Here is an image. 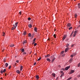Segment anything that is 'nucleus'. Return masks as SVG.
<instances>
[{"label":"nucleus","instance_id":"25","mask_svg":"<svg viewBox=\"0 0 80 80\" xmlns=\"http://www.w3.org/2000/svg\"><path fill=\"white\" fill-rule=\"evenodd\" d=\"M52 75L54 77H55V74L53 73L52 74Z\"/></svg>","mask_w":80,"mask_h":80},{"label":"nucleus","instance_id":"50","mask_svg":"<svg viewBox=\"0 0 80 80\" xmlns=\"http://www.w3.org/2000/svg\"><path fill=\"white\" fill-rule=\"evenodd\" d=\"M78 78L80 77V75H78Z\"/></svg>","mask_w":80,"mask_h":80},{"label":"nucleus","instance_id":"33","mask_svg":"<svg viewBox=\"0 0 80 80\" xmlns=\"http://www.w3.org/2000/svg\"><path fill=\"white\" fill-rule=\"evenodd\" d=\"M72 27H71L69 28V30H70L71 29H72Z\"/></svg>","mask_w":80,"mask_h":80},{"label":"nucleus","instance_id":"24","mask_svg":"<svg viewBox=\"0 0 80 80\" xmlns=\"http://www.w3.org/2000/svg\"><path fill=\"white\" fill-rule=\"evenodd\" d=\"M8 63H6L5 66L6 67H8Z\"/></svg>","mask_w":80,"mask_h":80},{"label":"nucleus","instance_id":"27","mask_svg":"<svg viewBox=\"0 0 80 80\" xmlns=\"http://www.w3.org/2000/svg\"><path fill=\"white\" fill-rule=\"evenodd\" d=\"M78 8H80V3H79L78 4Z\"/></svg>","mask_w":80,"mask_h":80},{"label":"nucleus","instance_id":"7","mask_svg":"<svg viewBox=\"0 0 80 80\" xmlns=\"http://www.w3.org/2000/svg\"><path fill=\"white\" fill-rule=\"evenodd\" d=\"M67 26L68 27H71V24L68 23L67 24Z\"/></svg>","mask_w":80,"mask_h":80},{"label":"nucleus","instance_id":"10","mask_svg":"<svg viewBox=\"0 0 80 80\" xmlns=\"http://www.w3.org/2000/svg\"><path fill=\"white\" fill-rule=\"evenodd\" d=\"M27 42V41L26 40H25L23 42V44H26Z\"/></svg>","mask_w":80,"mask_h":80},{"label":"nucleus","instance_id":"60","mask_svg":"<svg viewBox=\"0 0 80 80\" xmlns=\"http://www.w3.org/2000/svg\"><path fill=\"white\" fill-rule=\"evenodd\" d=\"M72 36V34H71L70 36Z\"/></svg>","mask_w":80,"mask_h":80},{"label":"nucleus","instance_id":"38","mask_svg":"<svg viewBox=\"0 0 80 80\" xmlns=\"http://www.w3.org/2000/svg\"><path fill=\"white\" fill-rule=\"evenodd\" d=\"M33 37H34V34H33L32 35V38H33Z\"/></svg>","mask_w":80,"mask_h":80},{"label":"nucleus","instance_id":"34","mask_svg":"<svg viewBox=\"0 0 80 80\" xmlns=\"http://www.w3.org/2000/svg\"><path fill=\"white\" fill-rule=\"evenodd\" d=\"M5 62H6V59L5 58L4 59V63H5Z\"/></svg>","mask_w":80,"mask_h":80},{"label":"nucleus","instance_id":"21","mask_svg":"<svg viewBox=\"0 0 80 80\" xmlns=\"http://www.w3.org/2000/svg\"><path fill=\"white\" fill-rule=\"evenodd\" d=\"M36 78H37V79H39V77H38V75H37L36 76Z\"/></svg>","mask_w":80,"mask_h":80},{"label":"nucleus","instance_id":"8","mask_svg":"<svg viewBox=\"0 0 80 80\" xmlns=\"http://www.w3.org/2000/svg\"><path fill=\"white\" fill-rule=\"evenodd\" d=\"M34 30L36 32H37V28H34Z\"/></svg>","mask_w":80,"mask_h":80},{"label":"nucleus","instance_id":"28","mask_svg":"<svg viewBox=\"0 0 80 80\" xmlns=\"http://www.w3.org/2000/svg\"><path fill=\"white\" fill-rule=\"evenodd\" d=\"M28 35L29 36V37H31V33H29L28 34Z\"/></svg>","mask_w":80,"mask_h":80},{"label":"nucleus","instance_id":"54","mask_svg":"<svg viewBox=\"0 0 80 80\" xmlns=\"http://www.w3.org/2000/svg\"><path fill=\"white\" fill-rule=\"evenodd\" d=\"M73 55L74 56H75V54H73Z\"/></svg>","mask_w":80,"mask_h":80},{"label":"nucleus","instance_id":"44","mask_svg":"<svg viewBox=\"0 0 80 80\" xmlns=\"http://www.w3.org/2000/svg\"><path fill=\"white\" fill-rule=\"evenodd\" d=\"M33 43H32V45H33L35 43V42H33Z\"/></svg>","mask_w":80,"mask_h":80},{"label":"nucleus","instance_id":"45","mask_svg":"<svg viewBox=\"0 0 80 80\" xmlns=\"http://www.w3.org/2000/svg\"><path fill=\"white\" fill-rule=\"evenodd\" d=\"M16 62H17V63H18V62H19V61H18V60H17L16 61Z\"/></svg>","mask_w":80,"mask_h":80},{"label":"nucleus","instance_id":"61","mask_svg":"<svg viewBox=\"0 0 80 80\" xmlns=\"http://www.w3.org/2000/svg\"><path fill=\"white\" fill-rule=\"evenodd\" d=\"M14 67H15V65H13Z\"/></svg>","mask_w":80,"mask_h":80},{"label":"nucleus","instance_id":"18","mask_svg":"<svg viewBox=\"0 0 80 80\" xmlns=\"http://www.w3.org/2000/svg\"><path fill=\"white\" fill-rule=\"evenodd\" d=\"M64 75V73H63L61 75L60 78H62Z\"/></svg>","mask_w":80,"mask_h":80},{"label":"nucleus","instance_id":"9","mask_svg":"<svg viewBox=\"0 0 80 80\" xmlns=\"http://www.w3.org/2000/svg\"><path fill=\"white\" fill-rule=\"evenodd\" d=\"M28 26L29 28H32V25L31 24H30L29 25H28Z\"/></svg>","mask_w":80,"mask_h":80},{"label":"nucleus","instance_id":"59","mask_svg":"<svg viewBox=\"0 0 80 80\" xmlns=\"http://www.w3.org/2000/svg\"><path fill=\"white\" fill-rule=\"evenodd\" d=\"M4 50H2V52H4Z\"/></svg>","mask_w":80,"mask_h":80},{"label":"nucleus","instance_id":"55","mask_svg":"<svg viewBox=\"0 0 80 80\" xmlns=\"http://www.w3.org/2000/svg\"><path fill=\"white\" fill-rule=\"evenodd\" d=\"M14 65H16H16H17V64H16V63H15L14 64Z\"/></svg>","mask_w":80,"mask_h":80},{"label":"nucleus","instance_id":"3","mask_svg":"<svg viewBox=\"0 0 80 80\" xmlns=\"http://www.w3.org/2000/svg\"><path fill=\"white\" fill-rule=\"evenodd\" d=\"M75 72V70H71L70 72L69 73V74H72L73 73H74Z\"/></svg>","mask_w":80,"mask_h":80},{"label":"nucleus","instance_id":"5","mask_svg":"<svg viewBox=\"0 0 80 80\" xmlns=\"http://www.w3.org/2000/svg\"><path fill=\"white\" fill-rule=\"evenodd\" d=\"M77 32H78L77 31H75L74 32V35L73 36V37H75V35H76V33H77Z\"/></svg>","mask_w":80,"mask_h":80},{"label":"nucleus","instance_id":"41","mask_svg":"<svg viewBox=\"0 0 80 80\" xmlns=\"http://www.w3.org/2000/svg\"><path fill=\"white\" fill-rule=\"evenodd\" d=\"M36 39V38H35L33 39V42H35V40Z\"/></svg>","mask_w":80,"mask_h":80},{"label":"nucleus","instance_id":"16","mask_svg":"<svg viewBox=\"0 0 80 80\" xmlns=\"http://www.w3.org/2000/svg\"><path fill=\"white\" fill-rule=\"evenodd\" d=\"M75 18H77V13H75L74 15Z\"/></svg>","mask_w":80,"mask_h":80},{"label":"nucleus","instance_id":"35","mask_svg":"<svg viewBox=\"0 0 80 80\" xmlns=\"http://www.w3.org/2000/svg\"><path fill=\"white\" fill-rule=\"evenodd\" d=\"M28 20H31V18H28Z\"/></svg>","mask_w":80,"mask_h":80},{"label":"nucleus","instance_id":"26","mask_svg":"<svg viewBox=\"0 0 80 80\" xmlns=\"http://www.w3.org/2000/svg\"><path fill=\"white\" fill-rule=\"evenodd\" d=\"M18 25V22H17L16 23H15V26L16 27H17V25Z\"/></svg>","mask_w":80,"mask_h":80},{"label":"nucleus","instance_id":"37","mask_svg":"<svg viewBox=\"0 0 80 80\" xmlns=\"http://www.w3.org/2000/svg\"><path fill=\"white\" fill-rule=\"evenodd\" d=\"M53 37H54V38H56V35H55V34H54V35H53Z\"/></svg>","mask_w":80,"mask_h":80},{"label":"nucleus","instance_id":"13","mask_svg":"<svg viewBox=\"0 0 80 80\" xmlns=\"http://www.w3.org/2000/svg\"><path fill=\"white\" fill-rule=\"evenodd\" d=\"M16 72L18 73V74H20V71L18 70H17L16 71Z\"/></svg>","mask_w":80,"mask_h":80},{"label":"nucleus","instance_id":"1","mask_svg":"<svg viewBox=\"0 0 80 80\" xmlns=\"http://www.w3.org/2000/svg\"><path fill=\"white\" fill-rule=\"evenodd\" d=\"M53 57H54L53 56H52L51 57V58H52V59L51 63H53V61H55V58Z\"/></svg>","mask_w":80,"mask_h":80},{"label":"nucleus","instance_id":"17","mask_svg":"<svg viewBox=\"0 0 80 80\" xmlns=\"http://www.w3.org/2000/svg\"><path fill=\"white\" fill-rule=\"evenodd\" d=\"M22 69H23V66H20L21 71H22Z\"/></svg>","mask_w":80,"mask_h":80},{"label":"nucleus","instance_id":"52","mask_svg":"<svg viewBox=\"0 0 80 80\" xmlns=\"http://www.w3.org/2000/svg\"><path fill=\"white\" fill-rule=\"evenodd\" d=\"M62 70H64L65 69L63 68H62Z\"/></svg>","mask_w":80,"mask_h":80},{"label":"nucleus","instance_id":"62","mask_svg":"<svg viewBox=\"0 0 80 80\" xmlns=\"http://www.w3.org/2000/svg\"><path fill=\"white\" fill-rule=\"evenodd\" d=\"M74 1H76V0H74Z\"/></svg>","mask_w":80,"mask_h":80},{"label":"nucleus","instance_id":"53","mask_svg":"<svg viewBox=\"0 0 80 80\" xmlns=\"http://www.w3.org/2000/svg\"><path fill=\"white\" fill-rule=\"evenodd\" d=\"M79 27H80V25L78 26V28H79Z\"/></svg>","mask_w":80,"mask_h":80},{"label":"nucleus","instance_id":"11","mask_svg":"<svg viewBox=\"0 0 80 80\" xmlns=\"http://www.w3.org/2000/svg\"><path fill=\"white\" fill-rule=\"evenodd\" d=\"M68 48H67L65 50V53H66V52H67L68 51Z\"/></svg>","mask_w":80,"mask_h":80},{"label":"nucleus","instance_id":"15","mask_svg":"<svg viewBox=\"0 0 80 80\" xmlns=\"http://www.w3.org/2000/svg\"><path fill=\"white\" fill-rule=\"evenodd\" d=\"M47 61H48V62H50V61H51L50 59L48 58L47 59Z\"/></svg>","mask_w":80,"mask_h":80},{"label":"nucleus","instance_id":"29","mask_svg":"<svg viewBox=\"0 0 80 80\" xmlns=\"http://www.w3.org/2000/svg\"><path fill=\"white\" fill-rule=\"evenodd\" d=\"M5 33L4 32H3L2 36H5Z\"/></svg>","mask_w":80,"mask_h":80},{"label":"nucleus","instance_id":"39","mask_svg":"<svg viewBox=\"0 0 80 80\" xmlns=\"http://www.w3.org/2000/svg\"><path fill=\"white\" fill-rule=\"evenodd\" d=\"M63 53H64V51H62L61 52V54H63Z\"/></svg>","mask_w":80,"mask_h":80},{"label":"nucleus","instance_id":"56","mask_svg":"<svg viewBox=\"0 0 80 80\" xmlns=\"http://www.w3.org/2000/svg\"><path fill=\"white\" fill-rule=\"evenodd\" d=\"M74 80H77V78H75Z\"/></svg>","mask_w":80,"mask_h":80},{"label":"nucleus","instance_id":"22","mask_svg":"<svg viewBox=\"0 0 80 80\" xmlns=\"http://www.w3.org/2000/svg\"><path fill=\"white\" fill-rule=\"evenodd\" d=\"M69 44H67L66 45V47H67V48H68V47H69Z\"/></svg>","mask_w":80,"mask_h":80},{"label":"nucleus","instance_id":"20","mask_svg":"<svg viewBox=\"0 0 80 80\" xmlns=\"http://www.w3.org/2000/svg\"><path fill=\"white\" fill-rule=\"evenodd\" d=\"M14 44H11L10 45V47H14Z\"/></svg>","mask_w":80,"mask_h":80},{"label":"nucleus","instance_id":"46","mask_svg":"<svg viewBox=\"0 0 80 80\" xmlns=\"http://www.w3.org/2000/svg\"><path fill=\"white\" fill-rule=\"evenodd\" d=\"M34 46H36L37 45V43H35L34 44Z\"/></svg>","mask_w":80,"mask_h":80},{"label":"nucleus","instance_id":"51","mask_svg":"<svg viewBox=\"0 0 80 80\" xmlns=\"http://www.w3.org/2000/svg\"><path fill=\"white\" fill-rule=\"evenodd\" d=\"M73 33H74V31H72V34H73Z\"/></svg>","mask_w":80,"mask_h":80},{"label":"nucleus","instance_id":"58","mask_svg":"<svg viewBox=\"0 0 80 80\" xmlns=\"http://www.w3.org/2000/svg\"><path fill=\"white\" fill-rule=\"evenodd\" d=\"M7 75V74L5 73V76H6Z\"/></svg>","mask_w":80,"mask_h":80},{"label":"nucleus","instance_id":"43","mask_svg":"<svg viewBox=\"0 0 80 80\" xmlns=\"http://www.w3.org/2000/svg\"><path fill=\"white\" fill-rule=\"evenodd\" d=\"M37 63V62H35L34 63V65H36V64Z\"/></svg>","mask_w":80,"mask_h":80},{"label":"nucleus","instance_id":"57","mask_svg":"<svg viewBox=\"0 0 80 80\" xmlns=\"http://www.w3.org/2000/svg\"><path fill=\"white\" fill-rule=\"evenodd\" d=\"M13 27H16V26H15V24L13 25Z\"/></svg>","mask_w":80,"mask_h":80},{"label":"nucleus","instance_id":"6","mask_svg":"<svg viewBox=\"0 0 80 80\" xmlns=\"http://www.w3.org/2000/svg\"><path fill=\"white\" fill-rule=\"evenodd\" d=\"M70 66H68L67 67H66L65 68V70H68L69 68H70Z\"/></svg>","mask_w":80,"mask_h":80},{"label":"nucleus","instance_id":"30","mask_svg":"<svg viewBox=\"0 0 80 80\" xmlns=\"http://www.w3.org/2000/svg\"><path fill=\"white\" fill-rule=\"evenodd\" d=\"M23 55H25V54H27V53H26V52H23Z\"/></svg>","mask_w":80,"mask_h":80},{"label":"nucleus","instance_id":"40","mask_svg":"<svg viewBox=\"0 0 80 80\" xmlns=\"http://www.w3.org/2000/svg\"><path fill=\"white\" fill-rule=\"evenodd\" d=\"M11 68L12 67H11V66H10L9 67V69H10V68Z\"/></svg>","mask_w":80,"mask_h":80},{"label":"nucleus","instance_id":"47","mask_svg":"<svg viewBox=\"0 0 80 80\" xmlns=\"http://www.w3.org/2000/svg\"><path fill=\"white\" fill-rule=\"evenodd\" d=\"M60 72L61 73H63V71H61Z\"/></svg>","mask_w":80,"mask_h":80},{"label":"nucleus","instance_id":"12","mask_svg":"<svg viewBox=\"0 0 80 80\" xmlns=\"http://www.w3.org/2000/svg\"><path fill=\"white\" fill-rule=\"evenodd\" d=\"M50 56V54H48L47 55L45 56V58H48V57H49V56Z\"/></svg>","mask_w":80,"mask_h":80},{"label":"nucleus","instance_id":"32","mask_svg":"<svg viewBox=\"0 0 80 80\" xmlns=\"http://www.w3.org/2000/svg\"><path fill=\"white\" fill-rule=\"evenodd\" d=\"M41 58H39V59H38V61H39L40 60H41Z\"/></svg>","mask_w":80,"mask_h":80},{"label":"nucleus","instance_id":"2","mask_svg":"<svg viewBox=\"0 0 80 80\" xmlns=\"http://www.w3.org/2000/svg\"><path fill=\"white\" fill-rule=\"evenodd\" d=\"M5 72H6V69H4L3 71L2 70H1L0 71V72H1V73H2V74L3 73V72L5 73Z\"/></svg>","mask_w":80,"mask_h":80},{"label":"nucleus","instance_id":"31","mask_svg":"<svg viewBox=\"0 0 80 80\" xmlns=\"http://www.w3.org/2000/svg\"><path fill=\"white\" fill-rule=\"evenodd\" d=\"M21 51L22 52H24V49H22L21 50Z\"/></svg>","mask_w":80,"mask_h":80},{"label":"nucleus","instance_id":"19","mask_svg":"<svg viewBox=\"0 0 80 80\" xmlns=\"http://www.w3.org/2000/svg\"><path fill=\"white\" fill-rule=\"evenodd\" d=\"M26 33H27V32L26 31H24L23 33V35H26Z\"/></svg>","mask_w":80,"mask_h":80},{"label":"nucleus","instance_id":"4","mask_svg":"<svg viewBox=\"0 0 80 80\" xmlns=\"http://www.w3.org/2000/svg\"><path fill=\"white\" fill-rule=\"evenodd\" d=\"M67 35H64V36L62 38V41H63V40H65V39L66 38H67Z\"/></svg>","mask_w":80,"mask_h":80},{"label":"nucleus","instance_id":"49","mask_svg":"<svg viewBox=\"0 0 80 80\" xmlns=\"http://www.w3.org/2000/svg\"><path fill=\"white\" fill-rule=\"evenodd\" d=\"M73 46H74V44H73V45H72L71 47H73Z\"/></svg>","mask_w":80,"mask_h":80},{"label":"nucleus","instance_id":"14","mask_svg":"<svg viewBox=\"0 0 80 80\" xmlns=\"http://www.w3.org/2000/svg\"><path fill=\"white\" fill-rule=\"evenodd\" d=\"M16 28V27H13L12 28V30H15Z\"/></svg>","mask_w":80,"mask_h":80},{"label":"nucleus","instance_id":"36","mask_svg":"<svg viewBox=\"0 0 80 80\" xmlns=\"http://www.w3.org/2000/svg\"><path fill=\"white\" fill-rule=\"evenodd\" d=\"M78 67H80V62L78 64Z\"/></svg>","mask_w":80,"mask_h":80},{"label":"nucleus","instance_id":"42","mask_svg":"<svg viewBox=\"0 0 80 80\" xmlns=\"http://www.w3.org/2000/svg\"><path fill=\"white\" fill-rule=\"evenodd\" d=\"M71 58H73V55H71Z\"/></svg>","mask_w":80,"mask_h":80},{"label":"nucleus","instance_id":"48","mask_svg":"<svg viewBox=\"0 0 80 80\" xmlns=\"http://www.w3.org/2000/svg\"><path fill=\"white\" fill-rule=\"evenodd\" d=\"M19 14L20 15H21V14H22V12H19Z\"/></svg>","mask_w":80,"mask_h":80},{"label":"nucleus","instance_id":"23","mask_svg":"<svg viewBox=\"0 0 80 80\" xmlns=\"http://www.w3.org/2000/svg\"><path fill=\"white\" fill-rule=\"evenodd\" d=\"M72 58H71L69 60V62L70 63H71V62H72Z\"/></svg>","mask_w":80,"mask_h":80}]
</instances>
